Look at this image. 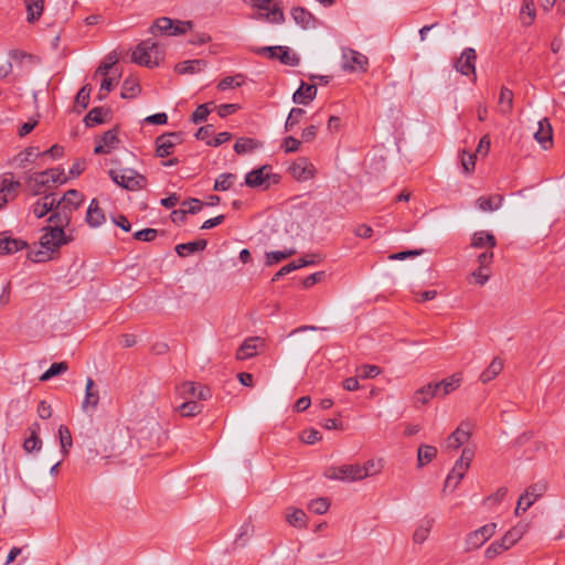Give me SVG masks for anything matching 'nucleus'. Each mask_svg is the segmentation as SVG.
I'll return each mask as SVG.
<instances>
[{
    "label": "nucleus",
    "instance_id": "49",
    "mask_svg": "<svg viewBox=\"0 0 565 565\" xmlns=\"http://www.w3.org/2000/svg\"><path fill=\"white\" fill-rule=\"evenodd\" d=\"M58 438H60V445H61L62 452L64 455H67L68 450L73 446L71 430L68 429L67 426L61 425L58 427Z\"/></svg>",
    "mask_w": 565,
    "mask_h": 565
},
{
    "label": "nucleus",
    "instance_id": "57",
    "mask_svg": "<svg viewBox=\"0 0 565 565\" xmlns=\"http://www.w3.org/2000/svg\"><path fill=\"white\" fill-rule=\"evenodd\" d=\"M330 507L328 499L318 498L310 502L309 510L316 514H324Z\"/></svg>",
    "mask_w": 565,
    "mask_h": 565
},
{
    "label": "nucleus",
    "instance_id": "44",
    "mask_svg": "<svg viewBox=\"0 0 565 565\" xmlns=\"http://www.w3.org/2000/svg\"><path fill=\"white\" fill-rule=\"evenodd\" d=\"M384 468L383 459H370L361 466L362 480L367 477L377 476Z\"/></svg>",
    "mask_w": 565,
    "mask_h": 565
},
{
    "label": "nucleus",
    "instance_id": "31",
    "mask_svg": "<svg viewBox=\"0 0 565 565\" xmlns=\"http://www.w3.org/2000/svg\"><path fill=\"white\" fill-rule=\"evenodd\" d=\"M206 239H198L193 242L182 243L175 246V252L180 257L204 250L206 248Z\"/></svg>",
    "mask_w": 565,
    "mask_h": 565
},
{
    "label": "nucleus",
    "instance_id": "51",
    "mask_svg": "<svg viewBox=\"0 0 565 565\" xmlns=\"http://www.w3.org/2000/svg\"><path fill=\"white\" fill-rule=\"evenodd\" d=\"M306 111L302 108H292L286 119L285 122V130L290 131L294 129L295 126H297L302 117L305 116Z\"/></svg>",
    "mask_w": 565,
    "mask_h": 565
},
{
    "label": "nucleus",
    "instance_id": "21",
    "mask_svg": "<svg viewBox=\"0 0 565 565\" xmlns=\"http://www.w3.org/2000/svg\"><path fill=\"white\" fill-rule=\"evenodd\" d=\"M471 436L469 424H461L446 441L447 449H458L466 444Z\"/></svg>",
    "mask_w": 565,
    "mask_h": 565
},
{
    "label": "nucleus",
    "instance_id": "28",
    "mask_svg": "<svg viewBox=\"0 0 565 565\" xmlns=\"http://www.w3.org/2000/svg\"><path fill=\"white\" fill-rule=\"evenodd\" d=\"M497 245V239L493 234L488 231H478L472 235L471 246L473 248H488L492 249Z\"/></svg>",
    "mask_w": 565,
    "mask_h": 565
},
{
    "label": "nucleus",
    "instance_id": "54",
    "mask_svg": "<svg viewBox=\"0 0 565 565\" xmlns=\"http://www.w3.org/2000/svg\"><path fill=\"white\" fill-rule=\"evenodd\" d=\"M475 457V450L471 448H463L460 458L456 461V466H458V470H467L470 467V463Z\"/></svg>",
    "mask_w": 565,
    "mask_h": 565
},
{
    "label": "nucleus",
    "instance_id": "13",
    "mask_svg": "<svg viewBox=\"0 0 565 565\" xmlns=\"http://www.w3.org/2000/svg\"><path fill=\"white\" fill-rule=\"evenodd\" d=\"M497 524L489 523L469 533L466 539V551H473L481 547L494 533Z\"/></svg>",
    "mask_w": 565,
    "mask_h": 565
},
{
    "label": "nucleus",
    "instance_id": "39",
    "mask_svg": "<svg viewBox=\"0 0 565 565\" xmlns=\"http://www.w3.org/2000/svg\"><path fill=\"white\" fill-rule=\"evenodd\" d=\"M437 397V393H435L431 383L418 388L413 396L414 405H426L430 399Z\"/></svg>",
    "mask_w": 565,
    "mask_h": 565
},
{
    "label": "nucleus",
    "instance_id": "62",
    "mask_svg": "<svg viewBox=\"0 0 565 565\" xmlns=\"http://www.w3.org/2000/svg\"><path fill=\"white\" fill-rule=\"evenodd\" d=\"M103 81L100 84V92L98 98L102 100L106 97L107 93L110 92L114 86L118 84V79L109 76H103Z\"/></svg>",
    "mask_w": 565,
    "mask_h": 565
},
{
    "label": "nucleus",
    "instance_id": "3",
    "mask_svg": "<svg viewBox=\"0 0 565 565\" xmlns=\"http://www.w3.org/2000/svg\"><path fill=\"white\" fill-rule=\"evenodd\" d=\"M164 58L163 49L152 40L140 42L131 54V61L149 68L156 67Z\"/></svg>",
    "mask_w": 565,
    "mask_h": 565
},
{
    "label": "nucleus",
    "instance_id": "1",
    "mask_svg": "<svg viewBox=\"0 0 565 565\" xmlns=\"http://www.w3.org/2000/svg\"><path fill=\"white\" fill-rule=\"evenodd\" d=\"M84 201V195L77 190H68L61 199L55 198V211L49 216L51 224L70 225L72 213Z\"/></svg>",
    "mask_w": 565,
    "mask_h": 565
},
{
    "label": "nucleus",
    "instance_id": "43",
    "mask_svg": "<svg viewBox=\"0 0 565 565\" xmlns=\"http://www.w3.org/2000/svg\"><path fill=\"white\" fill-rule=\"evenodd\" d=\"M179 413L183 417H193L202 413L203 405L195 399H185L179 407Z\"/></svg>",
    "mask_w": 565,
    "mask_h": 565
},
{
    "label": "nucleus",
    "instance_id": "33",
    "mask_svg": "<svg viewBox=\"0 0 565 565\" xmlns=\"http://www.w3.org/2000/svg\"><path fill=\"white\" fill-rule=\"evenodd\" d=\"M286 521L294 527L302 529L307 525V515L303 510L288 508L285 514Z\"/></svg>",
    "mask_w": 565,
    "mask_h": 565
},
{
    "label": "nucleus",
    "instance_id": "34",
    "mask_svg": "<svg viewBox=\"0 0 565 565\" xmlns=\"http://www.w3.org/2000/svg\"><path fill=\"white\" fill-rule=\"evenodd\" d=\"M206 66L204 60H190L178 63L174 67L179 74H194L202 71Z\"/></svg>",
    "mask_w": 565,
    "mask_h": 565
},
{
    "label": "nucleus",
    "instance_id": "32",
    "mask_svg": "<svg viewBox=\"0 0 565 565\" xmlns=\"http://www.w3.org/2000/svg\"><path fill=\"white\" fill-rule=\"evenodd\" d=\"M26 243L22 239L12 237H0V255H7L22 250Z\"/></svg>",
    "mask_w": 565,
    "mask_h": 565
},
{
    "label": "nucleus",
    "instance_id": "10",
    "mask_svg": "<svg viewBox=\"0 0 565 565\" xmlns=\"http://www.w3.org/2000/svg\"><path fill=\"white\" fill-rule=\"evenodd\" d=\"M546 491V484L544 482H536L531 484L525 492L519 498L516 508L514 510L515 515L524 513L533 503L540 499Z\"/></svg>",
    "mask_w": 565,
    "mask_h": 565
},
{
    "label": "nucleus",
    "instance_id": "27",
    "mask_svg": "<svg viewBox=\"0 0 565 565\" xmlns=\"http://www.w3.org/2000/svg\"><path fill=\"white\" fill-rule=\"evenodd\" d=\"M99 403V392L95 388L94 381L88 377L85 387V397L82 404L84 411L96 409Z\"/></svg>",
    "mask_w": 565,
    "mask_h": 565
},
{
    "label": "nucleus",
    "instance_id": "48",
    "mask_svg": "<svg viewBox=\"0 0 565 565\" xmlns=\"http://www.w3.org/2000/svg\"><path fill=\"white\" fill-rule=\"evenodd\" d=\"M140 93V86L136 79L127 78L121 86V97L125 99L134 98Z\"/></svg>",
    "mask_w": 565,
    "mask_h": 565
},
{
    "label": "nucleus",
    "instance_id": "55",
    "mask_svg": "<svg viewBox=\"0 0 565 565\" xmlns=\"http://www.w3.org/2000/svg\"><path fill=\"white\" fill-rule=\"evenodd\" d=\"M244 82V77L241 74H237L235 76H227L223 78L218 85L217 88L220 90H226L228 88L239 87Z\"/></svg>",
    "mask_w": 565,
    "mask_h": 565
},
{
    "label": "nucleus",
    "instance_id": "64",
    "mask_svg": "<svg viewBox=\"0 0 565 565\" xmlns=\"http://www.w3.org/2000/svg\"><path fill=\"white\" fill-rule=\"evenodd\" d=\"M381 373V370L376 365H362L358 369V376L361 379H373Z\"/></svg>",
    "mask_w": 565,
    "mask_h": 565
},
{
    "label": "nucleus",
    "instance_id": "63",
    "mask_svg": "<svg viewBox=\"0 0 565 565\" xmlns=\"http://www.w3.org/2000/svg\"><path fill=\"white\" fill-rule=\"evenodd\" d=\"M301 141L292 136H288L282 140L281 149L286 153L296 152L300 149Z\"/></svg>",
    "mask_w": 565,
    "mask_h": 565
},
{
    "label": "nucleus",
    "instance_id": "26",
    "mask_svg": "<svg viewBox=\"0 0 565 565\" xmlns=\"http://www.w3.org/2000/svg\"><path fill=\"white\" fill-rule=\"evenodd\" d=\"M317 96V87L301 83L300 87L294 93L292 100L296 104L308 105Z\"/></svg>",
    "mask_w": 565,
    "mask_h": 565
},
{
    "label": "nucleus",
    "instance_id": "56",
    "mask_svg": "<svg viewBox=\"0 0 565 565\" xmlns=\"http://www.w3.org/2000/svg\"><path fill=\"white\" fill-rule=\"evenodd\" d=\"M509 550L507 547V545L504 544V542H502L501 540L499 541H494L492 542L486 550L484 552V556L488 558V559H493L494 557H497L498 555H500L501 553H503L504 551Z\"/></svg>",
    "mask_w": 565,
    "mask_h": 565
},
{
    "label": "nucleus",
    "instance_id": "23",
    "mask_svg": "<svg viewBox=\"0 0 565 565\" xmlns=\"http://www.w3.org/2000/svg\"><path fill=\"white\" fill-rule=\"evenodd\" d=\"M264 341L258 337L246 339L236 352L237 360H247L257 354L259 345H263Z\"/></svg>",
    "mask_w": 565,
    "mask_h": 565
},
{
    "label": "nucleus",
    "instance_id": "15",
    "mask_svg": "<svg viewBox=\"0 0 565 565\" xmlns=\"http://www.w3.org/2000/svg\"><path fill=\"white\" fill-rule=\"evenodd\" d=\"M182 137L179 132L162 134L156 139V154L164 158L173 152L177 145L181 143Z\"/></svg>",
    "mask_w": 565,
    "mask_h": 565
},
{
    "label": "nucleus",
    "instance_id": "6",
    "mask_svg": "<svg viewBox=\"0 0 565 565\" xmlns=\"http://www.w3.org/2000/svg\"><path fill=\"white\" fill-rule=\"evenodd\" d=\"M109 177L116 184L129 191L141 190L147 183L142 174L130 168L109 170Z\"/></svg>",
    "mask_w": 565,
    "mask_h": 565
},
{
    "label": "nucleus",
    "instance_id": "8",
    "mask_svg": "<svg viewBox=\"0 0 565 565\" xmlns=\"http://www.w3.org/2000/svg\"><path fill=\"white\" fill-rule=\"evenodd\" d=\"M66 226L67 225L53 224V226L45 227L40 238V246L49 249V252L54 253L62 245L68 242L64 233V227Z\"/></svg>",
    "mask_w": 565,
    "mask_h": 565
},
{
    "label": "nucleus",
    "instance_id": "2",
    "mask_svg": "<svg viewBox=\"0 0 565 565\" xmlns=\"http://www.w3.org/2000/svg\"><path fill=\"white\" fill-rule=\"evenodd\" d=\"M65 181L64 170L61 168H52L25 177L26 186L32 195H40L45 188H50L52 184H62Z\"/></svg>",
    "mask_w": 565,
    "mask_h": 565
},
{
    "label": "nucleus",
    "instance_id": "50",
    "mask_svg": "<svg viewBox=\"0 0 565 565\" xmlns=\"http://www.w3.org/2000/svg\"><path fill=\"white\" fill-rule=\"evenodd\" d=\"M68 370L66 362L53 363L41 376L42 382L49 381L50 379L60 375Z\"/></svg>",
    "mask_w": 565,
    "mask_h": 565
},
{
    "label": "nucleus",
    "instance_id": "58",
    "mask_svg": "<svg viewBox=\"0 0 565 565\" xmlns=\"http://www.w3.org/2000/svg\"><path fill=\"white\" fill-rule=\"evenodd\" d=\"M117 63L116 55H108L106 61L103 62L96 70L95 76H108L109 72L111 71L113 66Z\"/></svg>",
    "mask_w": 565,
    "mask_h": 565
},
{
    "label": "nucleus",
    "instance_id": "4",
    "mask_svg": "<svg viewBox=\"0 0 565 565\" xmlns=\"http://www.w3.org/2000/svg\"><path fill=\"white\" fill-rule=\"evenodd\" d=\"M250 6L258 10L254 19L280 25L286 21L284 10L278 0H250Z\"/></svg>",
    "mask_w": 565,
    "mask_h": 565
},
{
    "label": "nucleus",
    "instance_id": "17",
    "mask_svg": "<svg viewBox=\"0 0 565 565\" xmlns=\"http://www.w3.org/2000/svg\"><path fill=\"white\" fill-rule=\"evenodd\" d=\"M476 58L477 54L472 47H467L461 53L460 57L456 61L455 67L462 75H475L476 73Z\"/></svg>",
    "mask_w": 565,
    "mask_h": 565
},
{
    "label": "nucleus",
    "instance_id": "52",
    "mask_svg": "<svg viewBox=\"0 0 565 565\" xmlns=\"http://www.w3.org/2000/svg\"><path fill=\"white\" fill-rule=\"evenodd\" d=\"M295 254L294 249H287V250H276V252H269L266 253V265L273 266L275 264H278L279 262L287 259L291 255Z\"/></svg>",
    "mask_w": 565,
    "mask_h": 565
},
{
    "label": "nucleus",
    "instance_id": "25",
    "mask_svg": "<svg viewBox=\"0 0 565 565\" xmlns=\"http://www.w3.org/2000/svg\"><path fill=\"white\" fill-rule=\"evenodd\" d=\"M527 530L529 523L521 521L511 530H509L501 539V541L504 542L508 548H510L523 537Z\"/></svg>",
    "mask_w": 565,
    "mask_h": 565
},
{
    "label": "nucleus",
    "instance_id": "5",
    "mask_svg": "<svg viewBox=\"0 0 565 565\" xmlns=\"http://www.w3.org/2000/svg\"><path fill=\"white\" fill-rule=\"evenodd\" d=\"M193 28L192 21L172 20L168 17L157 19L149 28L152 35L177 36L184 34Z\"/></svg>",
    "mask_w": 565,
    "mask_h": 565
},
{
    "label": "nucleus",
    "instance_id": "7",
    "mask_svg": "<svg viewBox=\"0 0 565 565\" xmlns=\"http://www.w3.org/2000/svg\"><path fill=\"white\" fill-rule=\"evenodd\" d=\"M255 53L258 55H266L270 60H278L284 65L297 66L300 62L299 56L291 52L288 46H263L257 47Z\"/></svg>",
    "mask_w": 565,
    "mask_h": 565
},
{
    "label": "nucleus",
    "instance_id": "35",
    "mask_svg": "<svg viewBox=\"0 0 565 565\" xmlns=\"http://www.w3.org/2000/svg\"><path fill=\"white\" fill-rule=\"evenodd\" d=\"M503 370V361L500 358H494L488 367L480 374L482 383H489L495 379Z\"/></svg>",
    "mask_w": 565,
    "mask_h": 565
},
{
    "label": "nucleus",
    "instance_id": "41",
    "mask_svg": "<svg viewBox=\"0 0 565 565\" xmlns=\"http://www.w3.org/2000/svg\"><path fill=\"white\" fill-rule=\"evenodd\" d=\"M503 202V196H480L477 200V206L483 212H492L498 210Z\"/></svg>",
    "mask_w": 565,
    "mask_h": 565
},
{
    "label": "nucleus",
    "instance_id": "37",
    "mask_svg": "<svg viewBox=\"0 0 565 565\" xmlns=\"http://www.w3.org/2000/svg\"><path fill=\"white\" fill-rule=\"evenodd\" d=\"M263 143L254 138H238L234 145V151L237 154H244L252 152L258 148H260Z\"/></svg>",
    "mask_w": 565,
    "mask_h": 565
},
{
    "label": "nucleus",
    "instance_id": "20",
    "mask_svg": "<svg viewBox=\"0 0 565 565\" xmlns=\"http://www.w3.org/2000/svg\"><path fill=\"white\" fill-rule=\"evenodd\" d=\"M55 195L53 193L46 194L31 206V212L36 218H42L49 213L55 211Z\"/></svg>",
    "mask_w": 565,
    "mask_h": 565
},
{
    "label": "nucleus",
    "instance_id": "46",
    "mask_svg": "<svg viewBox=\"0 0 565 565\" xmlns=\"http://www.w3.org/2000/svg\"><path fill=\"white\" fill-rule=\"evenodd\" d=\"M43 2L44 0H24L29 22H33L41 17L43 12Z\"/></svg>",
    "mask_w": 565,
    "mask_h": 565
},
{
    "label": "nucleus",
    "instance_id": "36",
    "mask_svg": "<svg viewBox=\"0 0 565 565\" xmlns=\"http://www.w3.org/2000/svg\"><path fill=\"white\" fill-rule=\"evenodd\" d=\"M21 186L19 181L13 180L12 175H4L0 179V193L11 201L17 196L18 189Z\"/></svg>",
    "mask_w": 565,
    "mask_h": 565
},
{
    "label": "nucleus",
    "instance_id": "16",
    "mask_svg": "<svg viewBox=\"0 0 565 565\" xmlns=\"http://www.w3.org/2000/svg\"><path fill=\"white\" fill-rule=\"evenodd\" d=\"M289 172L295 180L303 182L315 177L316 168L308 158L300 157L289 167Z\"/></svg>",
    "mask_w": 565,
    "mask_h": 565
},
{
    "label": "nucleus",
    "instance_id": "61",
    "mask_svg": "<svg viewBox=\"0 0 565 565\" xmlns=\"http://www.w3.org/2000/svg\"><path fill=\"white\" fill-rule=\"evenodd\" d=\"M52 253L53 252H49V249H45V248L36 249V250L32 249L28 253V257H29V259H31L34 263H43V262L51 259Z\"/></svg>",
    "mask_w": 565,
    "mask_h": 565
},
{
    "label": "nucleus",
    "instance_id": "19",
    "mask_svg": "<svg viewBox=\"0 0 565 565\" xmlns=\"http://www.w3.org/2000/svg\"><path fill=\"white\" fill-rule=\"evenodd\" d=\"M290 14L296 24L301 29H313L317 25L315 15L303 7H294Z\"/></svg>",
    "mask_w": 565,
    "mask_h": 565
},
{
    "label": "nucleus",
    "instance_id": "11",
    "mask_svg": "<svg viewBox=\"0 0 565 565\" xmlns=\"http://www.w3.org/2000/svg\"><path fill=\"white\" fill-rule=\"evenodd\" d=\"M367 57L352 49H342V67L349 72H365Z\"/></svg>",
    "mask_w": 565,
    "mask_h": 565
},
{
    "label": "nucleus",
    "instance_id": "14",
    "mask_svg": "<svg viewBox=\"0 0 565 565\" xmlns=\"http://www.w3.org/2000/svg\"><path fill=\"white\" fill-rule=\"evenodd\" d=\"M270 166H263L258 169H255L248 172L245 177L246 185L250 188H265L267 189L270 185V179L274 178V182H277V175L270 173Z\"/></svg>",
    "mask_w": 565,
    "mask_h": 565
},
{
    "label": "nucleus",
    "instance_id": "59",
    "mask_svg": "<svg viewBox=\"0 0 565 565\" xmlns=\"http://www.w3.org/2000/svg\"><path fill=\"white\" fill-rule=\"evenodd\" d=\"M321 438L322 436L320 431L313 428L305 429L300 435L301 441L308 445H313L317 441L321 440Z\"/></svg>",
    "mask_w": 565,
    "mask_h": 565
},
{
    "label": "nucleus",
    "instance_id": "22",
    "mask_svg": "<svg viewBox=\"0 0 565 565\" xmlns=\"http://www.w3.org/2000/svg\"><path fill=\"white\" fill-rule=\"evenodd\" d=\"M119 143V139L117 136L116 129H110L104 132V135L100 137L99 142L94 149V152L96 154H106L109 153L111 150H114Z\"/></svg>",
    "mask_w": 565,
    "mask_h": 565
},
{
    "label": "nucleus",
    "instance_id": "29",
    "mask_svg": "<svg viewBox=\"0 0 565 565\" xmlns=\"http://www.w3.org/2000/svg\"><path fill=\"white\" fill-rule=\"evenodd\" d=\"M86 222L90 227H97L105 222V214L96 199H93L86 213Z\"/></svg>",
    "mask_w": 565,
    "mask_h": 565
},
{
    "label": "nucleus",
    "instance_id": "45",
    "mask_svg": "<svg viewBox=\"0 0 565 565\" xmlns=\"http://www.w3.org/2000/svg\"><path fill=\"white\" fill-rule=\"evenodd\" d=\"M466 472L467 470H458V466L455 465L446 478L444 492L448 489L452 492L458 487Z\"/></svg>",
    "mask_w": 565,
    "mask_h": 565
},
{
    "label": "nucleus",
    "instance_id": "53",
    "mask_svg": "<svg viewBox=\"0 0 565 565\" xmlns=\"http://www.w3.org/2000/svg\"><path fill=\"white\" fill-rule=\"evenodd\" d=\"M236 179V175L233 173H222L214 183V190L215 191H226L228 190L234 180Z\"/></svg>",
    "mask_w": 565,
    "mask_h": 565
},
{
    "label": "nucleus",
    "instance_id": "42",
    "mask_svg": "<svg viewBox=\"0 0 565 565\" xmlns=\"http://www.w3.org/2000/svg\"><path fill=\"white\" fill-rule=\"evenodd\" d=\"M437 456V448L430 445H420L417 451V466L424 467L435 459Z\"/></svg>",
    "mask_w": 565,
    "mask_h": 565
},
{
    "label": "nucleus",
    "instance_id": "38",
    "mask_svg": "<svg viewBox=\"0 0 565 565\" xmlns=\"http://www.w3.org/2000/svg\"><path fill=\"white\" fill-rule=\"evenodd\" d=\"M536 17V10L534 0H523L521 11H520V20L521 23L525 26L531 25Z\"/></svg>",
    "mask_w": 565,
    "mask_h": 565
},
{
    "label": "nucleus",
    "instance_id": "47",
    "mask_svg": "<svg viewBox=\"0 0 565 565\" xmlns=\"http://www.w3.org/2000/svg\"><path fill=\"white\" fill-rule=\"evenodd\" d=\"M104 108L95 107L88 111V114L84 118V122L87 127H93L95 125H99L104 122V116L107 114Z\"/></svg>",
    "mask_w": 565,
    "mask_h": 565
},
{
    "label": "nucleus",
    "instance_id": "24",
    "mask_svg": "<svg viewBox=\"0 0 565 565\" xmlns=\"http://www.w3.org/2000/svg\"><path fill=\"white\" fill-rule=\"evenodd\" d=\"M537 130L534 132L535 140L547 149L552 145L553 129L547 118H543L537 122Z\"/></svg>",
    "mask_w": 565,
    "mask_h": 565
},
{
    "label": "nucleus",
    "instance_id": "18",
    "mask_svg": "<svg viewBox=\"0 0 565 565\" xmlns=\"http://www.w3.org/2000/svg\"><path fill=\"white\" fill-rule=\"evenodd\" d=\"M461 381H462L461 374L456 373L440 382L431 383V386H433L435 393H437V397L441 398V397L447 396L455 390H457L460 386Z\"/></svg>",
    "mask_w": 565,
    "mask_h": 565
},
{
    "label": "nucleus",
    "instance_id": "9",
    "mask_svg": "<svg viewBox=\"0 0 565 565\" xmlns=\"http://www.w3.org/2000/svg\"><path fill=\"white\" fill-rule=\"evenodd\" d=\"M361 471V465L359 463L332 466L326 470L324 476L330 480L354 482L362 480Z\"/></svg>",
    "mask_w": 565,
    "mask_h": 565
},
{
    "label": "nucleus",
    "instance_id": "60",
    "mask_svg": "<svg viewBox=\"0 0 565 565\" xmlns=\"http://www.w3.org/2000/svg\"><path fill=\"white\" fill-rule=\"evenodd\" d=\"M158 236V230L143 228L134 233V238L140 242H152Z\"/></svg>",
    "mask_w": 565,
    "mask_h": 565
},
{
    "label": "nucleus",
    "instance_id": "40",
    "mask_svg": "<svg viewBox=\"0 0 565 565\" xmlns=\"http://www.w3.org/2000/svg\"><path fill=\"white\" fill-rule=\"evenodd\" d=\"M513 92L507 87H502L499 96V110L502 115L511 114L513 109Z\"/></svg>",
    "mask_w": 565,
    "mask_h": 565
},
{
    "label": "nucleus",
    "instance_id": "30",
    "mask_svg": "<svg viewBox=\"0 0 565 565\" xmlns=\"http://www.w3.org/2000/svg\"><path fill=\"white\" fill-rule=\"evenodd\" d=\"M435 520L433 518H424L419 524L417 525L414 534H413V541L416 544H423L430 533V530L434 525Z\"/></svg>",
    "mask_w": 565,
    "mask_h": 565
},
{
    "label": "nucleus",
    "instance_id": "12",
    "mask_svg": "<svg viewBox=\"0 0 565 565\" xmlns=\"http://www.w3.org/2000/svg\"><path fill=\"white\" fill-rule=\"evenodd\" d=\"M178 394L183 399L206 401L211 397V390L195 382H183L178 386Z\"/></svg>",
    "mask_w": 565,
    "mask_h": 565
}]
</instances>
